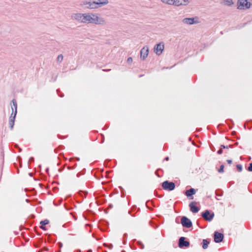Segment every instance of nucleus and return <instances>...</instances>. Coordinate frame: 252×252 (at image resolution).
Wrapping results in <instances>:
<instances>
[{"instance_id": "6", "label": "nucleus", "mask_w": 252, "mask_h": 252, "mask_svg": "<svg viewBox=\"0 0 252 252\" xmlns=\"http://www.w3.org/2000/svg\"><path fill=\"white\" fill-rule=\"evenodd\" d=\"M149 54V47L147 46H144L140 51V58L145 60Z\"/></svg>"}, {"instance_id": "19", "label": "nucleus", "mask_w": 252, "mask_h": 252, "mask_svg": "<svg viewBox=\"0 0 252 252\" xmlns=\"http://www.w3.org/2000/svg\"><path fill=\"white\" fill-rule=\"evenodd\" d=\"M172 5L176 6H182L181 0H173Z\"/></svg>"}, {"instance_id": "40", "label": "nucleus", "mask_w": 252, "mask_h": 252, "mask_svg": "<svg viewBox=\"0 0 252 252\" xmlns=\"http://www.w3.org/2000/svg\"><path fill=\"white\" fill-rule=\"evenodd\" d=\"M92 252V251H91V250H88V251H87V252Z\"/></svg>"}, {"instance_id": "18", "label": "nucleus", "mask_w": 252, "mask_h": 252, "mask_svg": "<svg viewBox=\"0 0 252 252\" xmlns=\"http://www.w3.org/2000/svg\"><path fill=\"white\" fill-rule=\"evenodd\" d=\"M223 3L226 6H231L234 4L232 0H223Z\"/></svg>"}, {"instance_id": "1", "label": "nucleus", "mask_w": 252, "mask_h": 252, "mask_svg": "<svg viewBox=\"0 0 252 252\" xmlns=\"http://www.w3.org/2000/svg\"><path fill=\"white\" fill-rule=\"evenodd\" d=\"M70 18L72 20L81 24L100 25L106 24L105 19L100 17L99 14L92 12L73 13L71 15Z\"/></svg>"}, {"instance_id": "36", "label": "nucleus", "mask_w": 252, "mask_h": 252, "mask_svg": "<svg viewBox=\"0 0 252 252\" xmlns=\"http://www.w3.org/2000/svg\"><path fill=\"white\" fill-rule=\"evenodd\" d=\"M223 166L221 165V172L223 171Z\"/></svg>"}, {"instance_id": "8", "label": "nucleus", "mask_w": 252, "mask_h": 252, "mask_svg": "<svg viewBox=\"0 0 252 252\" xmlns=\"http://www.w3.org/2000/svg\"><path fill=\"white\" fill-rule=\"evenodd\" d=\"M201 216L207 221H211L213 217L214 214H211L210 212L208 210H206L204 212L202 213L201 214Z\"/></svg>"}, {"instance_id": "39", "label": "nucleus", "mask_w": 252, "mask_h": 252, "mask_svg": "<svg viewBox=\"0 0 252 252\" xmlns=\"http://www.w3.org/2000/svg\"><path fill=\"white\" fill-rule=\"evenodd\" d=\"M165 160H169V158H168V157H166V158H165Z\"/></svg>"}, {"instance_id": "37", "label": "nucleus", "mask_w": 252, "mask_h": 252, "mask_svg": "<svg viewBox=\"0 0 252 252\" xmlns=\"http://www.w3.org/2000/svg\"><path fill=\"white\" fill-rule=\"evenodd\" d=\"M223 238V235L221 234V241H222Z\"/></svg>"}, {"instance_id": "10", "label": "nucleus", "mask_w": 252, "mask_h": 252, "mask_svg": "<svg viewBox=\"0 0 252 252\" xmlns=\"http://www.w3.org/2000/svg\"><path fill=\"white\" fill-rule=\"evenodd\" d=\"M196 191L195 189L193 188H191L189 190H187L185 192V194L187 195L188 197L190 199H192L193 197L192 195L195 194Z\"/></svg>"}, {"instance_id": "30", "label": "nucleus", "mask_w": 252, "mask_h": 252, "mask_svg": "<svg viewBox=\"0 0 252 252\" xmlns=\"http://www.w3.org/2000/svg\"><path fill=\"white\" fill-rule=\"evenodd\" d=\"M103 71H105V72H107V71H109L111 70L110 69H103L102 70Z\"/></svg>"}, {"instance_id": "23", "label": "nucleus", "mask_w": 252, "mask_h": 252, "mask_svg": "<svg viewBox=\"0 0 252 252\" xmlns=\"http://www.w3.org/2000/svg\"><path fill=\"white\" fill-rule=\"evenodd\" d=\"M182 6H187L190 3V0H181Z\"/></svg>"}, {"instance_id": "11", "label": "nucleus", "mask_w": 252, "mask_h": 252, "mask_svg": "<svg viewBox=\"0 0 252 252\" xmlns=\"http://www.w3.org/2000/svg\"><path fill=\"white\" fill-rule=\"evenodd\" d=\"M196 203V202H192L189 204L190 210L193 213H196L199 210V208L195 205Z\"/></svg>"}, {"instance_id": "38", "label": "nucleus", "mask_w": 252, "mask_h": 252, "mask_svg": "<svg viewBox=\"0 0 252 252\" xmlns=\"http://www.w3.org/2000/svg\"><path fill=\"white\" fill-rule=\"evenodd\" d=\"M218 170L219 172H220V168H218Z\"/></svg>"}, {"instance_id": "17", "label": "nucleus", "mask_w": 252, "mask_h": 252, "mask_svg": "<svg viewBox=\"0 0 252 252\" xmlns=\"http://www.w3.org/2000/svg\"><path fill=\"white\" fill-rule=\"evenodd\" d=\"M209 241L206 239H203L202 241V248L203 249H206L208 248Z\"/></svg>"}, {"instance_id": "27", "label": "nucleus", "mask_w": 252, "mask_h": 252, "mask_svg": "<svg viewBox=\"0 0 252 252\" xmlns=\"http://www.w3.org/2000/svg\"><path fill=\"white\" fill-rule=\"evenodd\" d=\"M132 62V59L131 57H129L127 60V63L128 64H131Z\"/></svg>"}, {"instance_id": "3", "label": "nucleus", "mask_w": 252, "mask_h": 252, "mask_svg": "<svg viewBox=\"0 0 252 252\" xmlns=\"http://www.w3.org/2000/svg\"><path fill=\"white\" fill-rule=\"evenodd\" d=\"M251 6V3L247 0H238L237 2V8L239 9H248Z\"/></svg>"}, {"instance_id": "16", "label": "nucleus", "mask_w": 252, "mask_h": 252, "mask_svg": "<svg viewBox=\"0 0 252 252\" xmlns=\"http://www.w3.org/2000/svg\"><path fill=\"white\" fill-rule=\"evenodd\" d=\"M98 6H97L96 4V2L94 1V0L93 1H91L90 2L89 6L88 7V9H96L98 8Z\"/></svg>"}, {"instance_id": "13", "label": "nucleus", "mask_w": 252, "mask_h": 252, "mask_svg": "<svg viewBox=\"0 0 252 252\" xmlns=\"http://www.w3.org/2000/svg\"><path fill=\"white\" fill-rule=\"evenodd\" d=\"M13 113H12L9 118V124L10 126V128L12 129L14 125L15 118L16 116H15V114L13 116Z\"/></svg>"}, {"instance_id": "26", "label": "nucleus", "mask_w": 252, "mask_h": 252, "mask_svg": "<svg viewBox=\"0 0 252 252\" xmlns=\"http://www.w3.org/2000/svg\"><path fill=\"white\" fill-rule=\"evenodd\" d=\"M237 169L238 170V171H239V172H241V171H242V165H240V164H238V165H237Z\"/></svg>"}, {"instance_id": "7", "label": "nucleus", "mask_w": 252, "mask_h": 252, "mask_svg": "<svg viewBox=\"0 0 252 252\" xmlns=\"http://www.w3.org/2000/svg\"><path fill=\"white\" fill-rule=\"evenodd\" d=\"M181 223L183 226L189 228L192 226V223L190 220L186 217H183L181 219Z\"/></svg>"}, {"instance_id": "9", "label": "nucleus", "mask_w": 252, "mask_h": 252, "mask_svg": "<svg viewBox=\"0 0 252 252\" xmlns=\"http://www.w3.org/2000/svg\"><path fill=\"white\" fill-rule=\"evenodd\" d=\"M189 245V242L187 241H185V238L184 237H181L179 239V247L180 248H183V247H188Z\"/></svg>"}, {"instance_id": "12", "label": "nucleus", "mask_w": 252, "mask_h": 252, "mask_svg": "<svg viewBox=\"0 0 252 252\" xmlns=\"http://www.w3.org/2000/svg\"><path fill=\"white\" fill-rule=\"evenodd\" d=\"M98 7L107 5L109 3L108 0H94Z\"/></svg>"}, {"instance_id": "24", "label": "nucleus", "mask_w": 252, "mask_h": 252, "mask_svg": "<svg viewBox=\"0 0 252 252\" xmlns=\"http://www.w3.org/2000/svg\"><path fill=\"white\" fill-rule=\"evenodd\" d=\"M49 223V221L48 220H45L40 222V224L43 225L48 224Z\"/></svg>"}, {"instance_id": "35", "label": "nucleus", "mask_w": 252, "mask_h": 252, "mask_svg": "<svg viewBox=\"0 0 252 252\" xmlns=\"http://www.w3.org/2000/svg\"><path fill=\"white\" fill-rule=\"evenodd\" d=\"M30 160L32 161H33V158H31L30 159Z\"/></svg>"}, {"instance_id": "32", "label": "nucleus", "mask_w": 252, "mask_h": 252, "mask_svg": "<svg viewBox=\"0 0 252 252\" xmlns=\"http://www.w3.org/2000/svg\"><path fill=\"white\" fill-rule=\"evenodd\" d=\"M228 146H225L224 145H221V148H227Z\"/></svg>"}, {"instance_id": "31", "label": "nucleus", "mask_w": 252, "mask_h": 252, "mask_svg": "<svg viewBox=\"0 0 252 252\" xmlns=\"http://www.w3.org/2000/svg\"><path fill=\"white\" fill-rule=\"evenodd\" d=\"M227 162H228V163L231 164L232 163V160L229 159L227 160Z\"/></svg>"}, {"instance_id": "15", "label": "nucleus", "mask_w": 252, "mask_h": 252, "mask_svg": "<svg viewBox=\"0 0 252 252\" xmlns=\"http://www.w3.org/2000/svg\"><path fill=\"white\" fill-rule=\"evenodd\" d=\"M90 1L89 0H83L81 1L80 5L88 9Z\"/></svg>"}, {"instance_id": "34", "label": "nucleus", "mask_w": 252, "mask_h": 252, "mask_svg": "<svg viewBox=\"0 0 252 252\" xmlns=\"http://www.w3.org/2000/svg\"><path fill=\"white\" fill-rule=\"evenodd\" d=\"M218 153L219 154H220V149L219 150V151H218Z\"/></svg>"}, {"instance_id": "4", "label": "nucleus", "mask_w": 252, "mask_h": 252, "mask_svg": "<svg viewBox=\"0 0 252 252\" xmlns=\"http://www.w3.org/2000/svg\"><path fill=\"white\" fill-rule=\"evenodd\" d=\"M164 49V44L163 42H160L155 46L154 51L157 55L159 56L162 54Z\"/></svg>"}, {"instance_id": "21", "label": "nucleus", "mask_w": 252, "mask_h": 252, "mask_svg": "<svg viewBox=\"0 0 252 252\" xmlns=\"http://www.w3.org/2000/svg\"><path fill=\"white\" fill-rule=\"evenodd\" d=\"M63 59V56L62 54L59 55L57 58V62L58 63H61L62 62Z\"/></svg>"}, {"instance_id": "20", "label": "nucleus", "mask_w": 252, "mask_h": 252, "mask_svg": "<svg viewBox=\"0 0 252 252\" xmlns=\"http://www.w3.org/2000/svg\"><path fill=\"white\" fill-rule=\"evenodd\" d=\"M12 102L13 103V106L14 107V109H15V111H14V114H15V116L17 114V103H16V101L15 100H12Z\"/></svg>"}, {"instance_id": "5", "label": "nucleus", "mask_w": 252, "mask_h": 252, "mask_svg": "<svg viewBox=\"0 0 252 252\" xmlns=\"http://www.w3.org/2000/svg\"><path fill=\"white\" fill-rule=\"evenodd\" d=\"M162 187L165 190L171 191L175 189V185L173 182L165 181L162 183Z\"/></svg>"}, {"instance_id": "28", "label": "nucleus", "mask_w": 252, "mask_h": 252, "mask_svg": "<svg viewBox=\"0 0 252 252\" xmlns=\"http://www.w3.org/2000/svg\"><path fill=\"white\" fill-rule=\"evenodd\" d=\"M248 170H249V171H251V172L252 171V163H251L250 164V166H249V167H248Z\"/></svg>"}, {"instance_id": "2", "label": "nucleus", "mask_w": 252, "mask_h": 252, "mask_svg": "<svg viewBox=\"0 0 252 252\" xmlns=\"http://www.w3.org/2000/svg\"><path fill=\"white\" fill-rule=\"evenodd\" d=\"M182 23L185 25H192L198 24L199 19L198 17L195 16L191 18H185L182 20Z\"/></svg>"}, {"instance_id": "25", "label": "nucleus", "mask_w": 252, "mask_h": 252, "mask_svg": "<svg viewBox=\"0 0 252 252\" xmlns=\"http://www.w3.org/2000/svg\"><path fill=\"white\" fill-rule=\"evenodd\" d=\"M137 244L140 247L141 249H143L144 248V246L141 242L137 241Z\"/></svg>"}, {"instance_id": "29", "label": "nucleus", "mask_w": 252, "mask_h": 252, "mask_svg": "<svg viewBox=\"0 0 252 252\" xmlns=\"http://www.w3.org/2000/svg\"><path fill=\"white\" fill-rule=\"evenodd\" d=\"M40 228L44 230H46V227H45L43 225H42L40 226Z\"/></svg>"}, {"instance_id": "22", "label": "nucleus", "mask_w": 252, "mask_h": 252, "mask_svg": "<svg viewBox=\"0 0 252 252\" xmlns=\"http://www.w3.org/2000/svg\"><path fill=\"white\" fill-rule=\"evenodd\" d=\"M161 1L164 4L172 5L173 0H161Z\"/></svg>"}, {"instance_id": "14", "label": "nucleus", "mask_w": 252, "mask_h": 252, "mask_svg": "<svg viewBox=\"0 0 252 252\" xmlns=\"http://www.w3.org/2000/svg\"><path fill=\"white\" fill-rule=\"evenodd\" d=\"M214 241L216 243L220 242V233L216 231L214 235Z\"/></svg>"}, {"instance_id": "33", "label": "nucleus", "mask_w": 252, "mask_h": 252, "mask_svg": "<svg viewBox=\"0 0 252 252\" xmlns=\"http://www.w3.org/2000/svg\"><path fill=\"white\" fill-rule=\"evenodd\" d=\"M59 246L60 248H61L63 246V244L61 243H59Z\"/></svg>"}]
</instances>
